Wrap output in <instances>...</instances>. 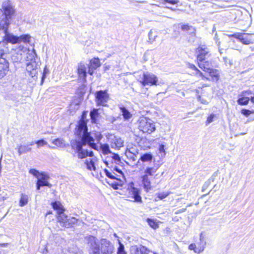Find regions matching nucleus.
<instances>
[{"label":"nucleus","mask_w":254,"mask_h":254,"mask_svg":"<svg viewBox=\"0 0 254 254\" xmlns=\"http://www.w3.org/2000/svg\"><path fill=\"white\" fill-rule=\"evenodd\" d=\"M75 134L80 139H72L70 141V145L72 149L74 150L78 159H82L86 157H93L94 153L92 151H88L84 149L83 147L88 144L91 148L98 150V145L94 143V138L91 136L90 133L88 132L87 127L83 121L79 123L77 129L75 132Z\"/></svg>","instance_id":"f257e3e1"},{"label":"nucleus","mask_w":254,"mask_h":254,"mask_svg":"<svg viewBox=\"0 0 254 254\" xmlns=\"http://www.w3.org/2000/svg\"><path fill=\"white\" fill-rule=\"evenodd\" d=\"M2 12L0 16V30H2L4 34V41L10 42L14 44L23 42L28 43L30 42V36L28 34L16 36L8 32V29L10 25L9 20L12 18L14 13V9L11 4L8 2H3L2 4Z\"/></svg>","instance_id":"f03ea898"},{"label":"nucleus","mask_w":254,"mask_h":254,"mask_svg":"<svg viewBox=\"0 0 254 254\" xmlns=\"http://www.w3.org/2000/svg\"><path fill=\"white\" fill-rule=\"evenodd\" d=\"M89 254H100V242L94 236L89 235L84 238Z\"/></svg>","instance_id":"7ed1b4c3"},{"label":"nucleus","mask_w":254,"mask_h":254,"mask_svg":"<svg viewBox=\"0 0 254 254\" xmlns=\"http://www.w3.org/2000/svg\"><path fill=\"white\" fill-rule=\"evenodd\" d=\"M27 49L23 45H16L12 49L11 60L14 63H22L25 60Z\"/></svg>","instance_id":"20e7f679"},{"label":"nucleus","mask_w":254,"mask_h":254,"mask_svg":"<svg viewBox=\"0 0 254 254\" xmlns=\"http://www.w3.org/2000/svg\"><path fill=\"white\" fill-rule=\"evenodd\" d=\"M138 127L143 132L148 134H150L155 130V126L152 121L145 118L140 119Z\"/></svg>","instance_id":"39448f33"},{"label":"nucleus","mask_w":254,"mask_h":254,"mask_svg":"<svg viewBox=\"0 0 254 254\" xmlns=\"http://www.w3.org/2000/svg\"><path fill=\"white\" fill-rule=\"evenodd\" d=\"M100 249L101 254H112L115 249L110 241L106 239H102L100 240Z\"/></svg>","instance_id":"423d86ee"},{"label":"nucleus","mask_w":254,"mask_h":254,"mask_svg":"<svg viewBox=\"0 0 254 254\" xmlns=\"http://www.w3.org/2000/svg\"><path fill=\"white\" fill-rule=\"evenodd\" d=\"M157 77L155 74L148 72L143 73L142 79L140 81L141 84L144 86L148 84L157 85Z\"/></svg>","instance_id":"0eeeda50"},{"label":"nucleus","mask_w":254,"mask_h":254,"mask_svg":"<svg viewBox=\"0 0 254 254\" xmlns=\"http://www.w3.org/2000/svg\"><path fill=\"white\" fill-rule=\"evenodd\" d=\"M96 104L98 106H106L109 96L107 90H100L95 93Z\"/></svg>","instance_id":"6e6552de"},{"label":"nucleus","mask_w":254,"mask_h":254,"mask_svg":"<svg viewBox=\"0 0 254 254\" xmlns=\"http://www.w3.org/2000/svg\"><path fill=\"white\" fill-rule=\"evenodd\" d=\"M198 55L197 60L198 62H203L210 56L208 48L204 45H200L196 49Z\"/></svg>","instance_id":"1a4fd4ad"},{"label":"nucleus","mask_w":254,"mask_h":254,"mask_svg":"<svg viewBox=\"0 0 254 254\" xmlns=\"http://www.w3.org/2000/svg\"><path fill=\"white\" fill-rule=\"evenodd\" d=\"M238 97V104L240 105H246L248 104L250 100L252 102V98L253 96L250 91H246L242 92L239 95Z\"/></svg>","instance_id":"9d476101"},{"label":"nucleus","mask_w":254,"mask_h":254,"mask_svg":"<svg viewBox=\"0 0 254 254\" xmlns=\"http://www.w3.org/2000/svg\"><path fill=\"white\" fill-rule=\"evenodd\" d=\"M87 68L88 69V64H87L82 62L78 64L77 73L78 77L83 82L86 81L87 73H88V71H87Z\"/></svg>","instance_id":"9b49d317"},{"label":"nucleus","mask_w":254,"mask_h":254,"mask_svg":"<svg viewBox=\"0 0 254 254\" xmlns=\"http://www.w3.org/2000/svg\"><path fill=\"white\" fill-rule=\"evenodd\" d=\"M129 194L131 195V198L133 200H130V201L136 202H141L142 198L140 195L139 190L133 187V184L131 183L129 189Z\"/></svg>","instance_id":"f8f14e48"},{"label":"nucleus","mask_w":254,"mask_h":254,"mask_svg":"<svg viewBox=\"0 0 254 254\" xmlns=\"http://www.w3.org/2000/svg\"><path fill=\"white\" fill-rule=\"evenodd\" d=\"M49 177L48 175L44 173H41L40 174V177L38 178V181L36 184L37 189L39 190L40 188L43 186H47L51 188L52 185L47 181Z\"/></svg>","instance_id":"ddd939ff"},{"label":"nucleus","mask_w":254,"mask_h":254,"mask_svg":"<svg viewBox=\"0 0 254 254\" xmlns=\"http://www.w3.org/2000/svg\"><path fill=\"white\" fill-rule=\"evenodd\" d=\"M8 70V62L4 58H0V79L5 76Z\"/></svg>","instance_id":"4468645a"},{"label":"nucleus","mask_w":254,"mask_h":254,"mask_svg":"<svg viewBox=\"0 0 254 254\" xmlns=\"http://www.w3.org/2000/svg\"><path fill=\"white\" fill-rule=\"evenodd\" d=\"M101 65L100 62L99 58H94L90 61L89 64H88V73L92 75H93L94 70Z\"/></svg>","instance_id":"2eb2a0df"},{"label":"nucleus","mask_w":254,"mask_h":254,"mask_svg":"<svg viewBox=\"0 0 254 254\" xmlns=\"http://www.w3.org/2000/svg\"><path fill=\"white\" fill-rule=\"evenodd\" d=\"M251 35L252 34L239 33V34L235 35V36L236 39H238L243 44L249 45L254 43L250 37Z\"/></svg>","instance_id":"dca6fc26"},{"label":"nucleus","mask_w":254,"mask_h":254,"mask_svg":"<svg viewBox=\"0 0 254 254\" xmlns=\"http://www.w3.org/2000/svg\"><path fill=\"white\" fill-rule=\"evenodd\" d=\"M138 151L135 147H131L127 149L125 154L128 159L135 161L137 159Z\"/></svg>","instance_id":"f3484780"},{"label":"nucleus","mask_w":254,"mask_h":254,"mask_svg":"<svg viewBox=\"0 0 254 254\" xmlns=\"http://www.w3.org/2000/svg\"><path fill=\"white\" fill-rule=\"evenodd\" d=\"M26 70L30 76H35L38 73L37 63L35 61H32L27 63Z\"/></svg>","instance_id":"a211bd4d"},{"label":"nucleus","mask_w":254,"mask_h":254,"mask_svg":"<svg viewBox=\"0 0 254 254\" xmlns=\"http://www.w3.org/2000/svg\"><path fill=\"white\" fill-rule=\"evenodd\" d=\"M153 156L150 152H147L141 155L140 158L136 163L137 165H139L140 162L150 163L152 162Z\"/></svg>","instance_id":"6ab92c4d"},{"label":"nucleus","mask_w":254,"mask_h":254,"mask_svg":"<svg viewBox=\"0 0 254 254\" xmlns=\"http://www.w3.org/2000/svg\"><path fill=\"white\" fill-rule=\"evenodd\" d=\"M124 145V141L121 138H117L115 137L112 139L111 143V147L119 149L121 147Z\"/></svg>","instance_id":"aec40b11"},{"label":"nucleus","mask_w":254,"mask_h":254,"mask_svg":"<svg viewBox=\"0 0 254 254\" xmlns=\"http://www.w3.org/2000/svg\"><path fill=\"white\" fill-rule=\"evenodd\" d=\"M142 182L143 185V188L146 191H148L151 189V182L148 176L144 175L142 176Z\"/></svg>","instance_id":"412c9836"},{"label":"nucleus","mask_w":254,"mask_h":254,"mask_svg":"<svg viewBox=\"0 0 254 254\" xmlns=\"http://www.w3.org/2000/svg\"><path fill=\"white\" fill-rule=\"evenodd\" d=\"M201 246H196V245L194 243L191 244L189 246V249L190 250H193L195 253L199 254L203 251L205 248V243L204 242H202Z\"/></svg>","instance_id":"4be33fe9"},{"label":"nucleus","mask_w":254,"mask_h":254,"mask_svg":"<svg viewBox=\"0 0 254 254\" xmlns=\"http://www.w3.org/2000/svg\"><path fill=\"white\" fill-rule=\"evenodd\" d=\"M199 67L203 71L206 72L211 68V64L208 61H203V62H198Z\"/></svg>","instance_id":"5701e85b"},{"label":"nucleus","mask_w":254,"mask_h":254,"mask_svg":"<svg viewBox=\"0 0 254 254\" xmlns=\"http://www.w3.org/2000/svg\"><path fill=\"white\" fill-rule=\"evenodd\" d=\"M90 116L91 122L93 124H97L98 121V119L99 117L98 110L96 109H93L90 113Z\"/></svg>","instance_id":"b1692460"},{"label":"nucleus","mask_w":254,"mask_h":254,"mask_svg":"<svg viewBox=\"0 0 254 254\" xmlns=\"http://www.w3.org/2000/svg\"><path fill=\"white\" fill-rule=\"evenodd\" d=\"M52 205L54 209L57 211V214L61 212H64L65 210L64 206L59 201L52 202Z\"/></svg>","instance_id":"393cba45"},{"label":"nucleus","mask_w":254,"mask_h":254,"mask_svg":"<svg viewBox=\"0 0 254 254\" xmlns=\"http://www.w3.org/2000/svg\"><path fill=\"white\" fill-rule=\"evenodd\" d=\"M17 149L19 156L31 151V147H28V145H20L18 146Z\"/></svg>","instance_id":"a878e982"},{"label":"nucleus","mask_w":254,"mask_h":254,"mask_svg":"<svg viewBox=\"0 0 254 254\" xmlns=\"http://www.w3.org/2000/svg\"><path fill=\"white\" fill-rule=\"evenodd\" d=\"M36 56L35 50L33 49L32 51H30L27 49V54L25 56V60L28 62L35 61V58Z\"/></svg>","instance_id":"bb28decb"},{"label":"nucleus","mask_w":254,"mask_h":254,"mask_svg":"<svg viewBox=\"0 0 254 254\" xmlns=\"http://www.w3.org/2000/svg\"><path fill=\"white\" fill-rule=\"evenodd\" d=\"M120 109L121 112L122 113V115L123 116L124 119L125 120H128L130 119L132 115L130 113L124 106H120Z\"/></svg>","instance_id":"cd10ccee"},{"label":"nucleus","mask_w":254,"mask_h":254,"mask_svg":"<svg viewBox=\"0 0 254 254\" xmlns=\"http://www.w3.org/2000/svg\"><path fill=\"white\" fill-rule=\"evenodd\" d=\"M57 215V219L58 220V222L61 223L62 226L64 227L68 218L67 215H66L64 212H61Z\"/></svg>","instance_id":"c85d7f7f"},{"label":"nucleus","mask_w":254,"mask_h":254,"mask_svg":"<svg viewBox=\"0 0 254 254\" xmlns=\"http://www.w3.org/2000/svg\"><path fill=\"white\" fill-rule=\"evenodd\" d=\"M52 143L58 146V147L61 148H64L66 147V144L65 141L61 138H57L53 140Z\"/></svg>","instance_id":"c756f323"},{"label":"nucleus","mask_w":254,"mask_h":254,"mask_svg":"<svg viewBox=\"0 0 254 254\" xmlns=\"http://www.w3.org/2000/svg\"><path fill=\"white\" fill-rule=\"evenodd\" d=\"M77 222V219L74 217H71L69 218H67L66 222L65 223L64 227L66 228H69L72 227L73 225L76 223Z\"/></svg>","instance_id":"7c9ffc66"},{"label":"nucleus","mask_w":254,"mask_h":254,"mask_svg":"<svg viewBox=\"0 0 254 254\" xmlns=\"http://www.w3.org/2000/svg\"><path fill=\"white\" fill-rule=\"evenodd\" d=\"M85 164L87 166V168L89 170H94L95 171L96 170V167L95 165V161L94 159H90L89 160H86L85 162Z\"/></svg>","instance_id":"2f4dec72"},{"label":"nucleus","mask_w":254,"mask_h":254,"mask_svg":"<svg viewBox=\"0 0 254 254\" xmlns=\"http://www.w3.org/2000/svg\"><path fill=\"white\" fill-rule=\"evenodd\" d=\"M28 195L24 193H21L20 199L19 200V206L21 207L24 206L28 203Z\"/></svg>","instance_id":"473e14b6"},{"label":"nucleus","mask_w":254,"mask_h":254,"mask_svg":"<svg viewBox=\"0 0 254 254\" xmlns=\"http://www.w3.org/2000/svg\"><path fill=\"white\" fill-rule=\"evenodd\" d=\"M181 29L186 32H188L189 30H191V33L193 35H195V29L192 26L189 25L188 24H183L181 25Z\"/></svg>","instance_id":"72a5a7b5"},{"label":"nucleus","mask_w":254,"mask_h":254,"mask_svg":"<svg viewBox=\"0 0 254 254\" xmlns=\"http://www.w3.org/2000/svg\"><path fill=\"white\" fill-rule=\"evenodd\" d=\"M100 149L102 151V152L104 155H107L109 153H112L110 149L109 145L108 144H101Z\"/></svg>","instance_id":"f704fd0d"},{"label":"nucleus","mask_w":254,"mask_h":254,"mask_svg":"<svg viewBox=\"0 0 254 254\" xmlns=\"http://www.w3.org/2000/svg\"><path fill=\"white\" fill-rule=\"evenodd\" d=\"M8 42L4 41V36H3L2 42H0V58H3L4 55L5 50L6 48L4 46V44H7Z\"/></svg>","instance_id":"c9c22d12"},{"label":"nucleus","mask_w":254,"mask_h":254,"mask_svg":"<svg viewBox=\"0 0 254 254\" xmlns=\"http://www.w3.org/2000/svg\"><path fill=\"white\" fill-rule=\"evenodd\" d=\"M206 72H208L211 77L215 78L216 80L218 79V73L217 70L213 69L211 68L210 70L207 71Z\"/></svg>","instance_id":"e433bc0d"},{"label":"nucleus","mask_w":254,"mask_h":254,"mask_svg":"<svg viewBox=\"0 0 254 254\" xmlns=\"http://www.w3.org/2000/svg\"><path fill=\"white\" fill-rule=\"evenodd\" d=\"M147 222L148 225L150 226V227L153 228L154 229H156L159 227L158 223L154 219L147 218Z\"/></svg>","instance_id":"4c0bfd02"},{"label":"nucleus","mask_w":254,"mask_h":254,"mask_svg":"<svg viewBox=\"0 0 254 254\" xmlns=\"http://www.w3.org/2000/svg\"><path fill=\"white\" fill-rule=\"evenodd\" d=\"M156 170L157 169L154 167H147L144 171V175H147V176H153V174L156 172Z\"/></svg>","instance_id":"58836bf2"},{"label":"nucleus","mask_w":254,"mask_h":254,"mask_svg":"<svg viewBox=\"0 0 254 254\" xmlns=\"http://www.w3.org/2000/svg\"><path fill=\"white\" fill-rule=\"evenodd\" d=\"M214 40L215 42L216 45L217 46V47L218 48L219 53L220 54H222V51L223 50V49L221 48V46H220L221 42L219 40L218 36L217 33H216L214 35Z\"/></svg>","instance_id":"ea45409f"},{"label":"nucleus","mask_w":254,"mask_h":254,"mask_svg":"<svg viewBox=\"0 0 254 254\" xmlns=\"http://www.w3.org/2000/svg\"><path fill=\"white\" fill-rule=\"evenodd\" d=\"M138 247L140 254H148L150 252V250L145 246L139 245Z\"/></svg>","instance_id":"a19ab883"},{"label":"nucleus","mask_w":254,"mask_h":254,"mask_svg":"<svg viewBox=\"0 0 254 254\" xmlns=\"http://www.w3.org/2000/svg\"><path fill=\"white\" fill-rule=\"evenodd\" d=\"M117 254H127V252L125 251L124 245L120 242H119V247L118 248Z\"/></svg>","instance_id":"79ce46f5"},{"label":"nucleus","mask_w":254,"mask_h":254,"mask_svg":"<svg viewBox=\"0 0 254 254\" xmlns=\"http://www.w3.org/2000/svg\"><path fill=\"white\" fill-rule=\"evenodd\" d=\"M104 172L106 175L107 177H108L109 178H110L111 179H116L117 180L121 181V178H118L117 177H114V175L111 174V173L110 172L109 170L107 169L104 170Z\"/></svg>","instance_id":"37998d69"},{"label":"nucleus","mask_w":254,"mask_h":254,"mask_svg":"<svg viewBox=\"0 0 254 254\" xmlns=\"http://www.w3.org/2000/svg\"><path fill=\"white\" fill-rule=\"evenodd\" d=\"M131 254H140L137 246H133L130 249Z\"/></svg>","instance_id":"c03bdc74"},{"label":"nucleus","mask_w":254,"mask_h":254,"mask_svg":"<svg viewBox=\"0 0 254 254\" xmlns=\"http://www.w3.org/2000/svg\"><path fill=\"white\" fill-rule=\"evenodd\" d=\"M170 194V192H160L158 193V197L162 200L164 198H166L167 196H168Z\"/></svg>","instance_id":"a18cd8bd"},{"label":"nucleus","mask_w":254,"mask_h":254,"mask_svg":"<svg viewBox=\"0 0 254 254\" xmlns=\"http://www.w3.org/2000/svg\"><path fill=\"white\" fill-rule=\"evenodd\" d=\"M189 67L191 69H193V70H196L199 73H200V75L202 77V78H206V79L207 80H209V78L208 77H206L205 76H204L203 75V73L202 72H201L193 64H189Z\"/></svg>","instance_id":"49530a36"},{"label":"nucleus","mask_w":254,"mask_h":254,"mask_svg":"<svg viewBox=\"0 0 254 254\" xmlns=\"http://www.w3.org/2000/svg\"><path fill=\"white\" fill-rule=\"evenodd\" d=\"M113 170L120 174V175H117V178L118 177H122L123 179L125 178V177H124V174H123L122 171L120 169H119L118 167H115L113 168Z\"/></svg>","instance_id":"de8ad7c7"},{"label":"nucleus","mask_w":254,"mask_h":254,"mask_svg":"<svg viewBox=\"0 0 254 254\" xmlns=\"http://www.w3.org/2000/svg\"><path fill=\"white\" fill-rule=\"evenodd\" d=\"M153 31L151 30L148 33L149 40L151 43H152L155 40L157 35H153Z\"/></svg>","instance_id":"09e8293b"},{"label":"nucleus","mask_w":254,"mask_h":254,"mask_svg":"<svg viewBox=\"0 0 254 254\" xmlns=\"http://www.w3.org/2000/svg\"><path fill=\"white\" fill-rule=\"evenodd\" d=\"M35 143L37 144L38 147L43 146L47 144V142L43 139L35 141Z\"/></svg>","instance_id":"8fccbe9b"},{"label":"nucleus","mask_w":254,"mask_h":254,"mask_svg":"<svg viewBox=\"0 0 254 254\" xmlns=\"http://www.w3.org/2000/svg\"><path fill=\"white\" fill-rule=\"evenodd\" d=\"M215 115L214 114H211L207 119L206 124V125L209 124L210 123L213 122V119L214 118Z\"/></svg>","instance_id":"3c124183"},{"label":"nucleus","mask_w":254,"mask_h":254,"mask_svg":"<svg viewBox=\"0 0 254 254\" xmlns=\"http://www.w3.org/2000/svg\"><path fill=\"white\" fill-rule=\"evenodd\" d=\"M210 184V180H208L204 183L202 188V191L204 192Z\"/></svg>","instance_id":"603ef678"},{"label":"nucleus","mask_w":254,"mask_h":254,"mask_svg":"<svg viewBox=\"0 0 254 254\" xmlns=\"http://www.w3.org/2000/svg\"><path fill=\"white\" fill-rule=\"evenodd\" d=\"M166 2L172 4H176L179 2L178 0H163L162 3L165 4Z\"/></svg>","instance_id":"864d4df0"},{"label":"nucleus","mask_w":254,"mask_h":254,"mask_svg":"<svg viewBox=\"0 0 254 254\" xmlns=\"http://www.w3.org/2000/svg\"><path fill=\"white\" fill-rule=\"evenodd\" d=\"M241 113L243 115L248 117L252 113V111H251L249 110H247V109H242L241 110Z\"/></svg>","instance_id":"5fc2aeb1"},{"label":"nucleus","mask_w":254,"mask_h":254,"mask_svg":"<svg viewBox=\"0 0 254 254\" xmlns=\"http://www.w3.org/2000/svg\"><path fill=\"white\" fill-rule=\"evenodd\" d=\"M29 173L35 177H38L39 175V172L34 169H30L29 170Z\"/></svg>","instance_id":"6e6d98bb"},{"label":"nucleus","mask_w":254,"mask_h":254,"mask_svg":"<svg viewBox=\"0 0 254 254\" xmlns=\"http://www.w3.org/2000/svg\"><path fill=\"white\" fill-rule=\"evenodd\" d=\"M48 72H49L48 70L47 69V68L45 67L44 72L43 73L42 77L41 84H42L43 83L44 80L45 78H46V74L48 73Z\"/></svg>","instance_id":"4d7b16f0"},{"label":"nucleus","mask_w":254,"mask_h":254,"mask_svg":"<svg viewBox=\"0 0 254 254\" xmlns=\"http://www.w3.org/2000/svg\"><path fill=\"white\" fill-rule=\"evenodd\" d=\"M199 239H200V242L198 244V246H202V242H204L205 243V245H206V242L205 241H204V238L203 236V234L202 233H201L200 234V235H199Z\"/></svg>","instance_id":"13d9d810"},{"label":"nucleus","mask_w":254,"mask_h":254,"mask_svg":"<svg viewBox=\"0 0 254 254\" xmlns=\"http://www.w3.org/2000/svg\"><path fill=\"white\" fill-rule=\"evenodd\" d=\"M159 150L160 153H163L164 156L166 154L164 145H163V144L160 145L159 146Z\"/></svg>","instance_id":"bf43d9fd"},{"label":"nucleus","mask_w":254,"mask_h":254,"mask_svg":"<svg viewBox=\"0 0 254 254\" xmlns=\"http://www.w3.org/2000/svg\"><path fill=\"white\" fill-rule=\"evenodd\" d=\"M113 156L112 158L117 162H120L121 161V158L119 155L118 154L112 153Z\"/></svg>","instance_id":"052dcab7"},{"label":"nucleus","mask_w":254,"mask_h":254,"mask_svg":"<svg viewBox=\"0 0 254 254\" xmlns=\"http://www.w3.org/2000/svg\"><path fill=\"white\" fill-rule=\"evenodd\" d=\"M197 98H198V100L201 103H202L203 104H208V102L206 100H205V99L201 98L200 96H198Z\"/></svg>","instance_id":"680f3d73"},{"label":"nucleus","mask_w":254,"mask_h":254,"mask_svg":"<svg viewBox=\"0 0 254 254\" xmlns=\"http://www.w3.org/2000/svg\"><path fill=\"white\" fill-rule=\"evenodd\" d=\"M186 210H187V209L186 208L179 209V210H177L175 212V214H180V213H181L185 212L186 211Z\"/></svg>","instance_id":"e2e57ef3"},{"label":"nucleus","mask_w":254,"mask_h":254,"mask_svg":"<svg viewBox=\"0 0 254 254\" xmlns=\"http://www.w3.org/2000/svg\"><path fill=\"white\" fill-rule=\"evenodd\" d=\"M84 116H85V115H84V114H82V118H81V119L79 121V122H78V125H77V127L75 128V131H76V130L77 129V128H78V126H79V123L80 122V121H84V122H85V123H86V126H87V123H86V121L84 120V119H83V118H84Z\"/></svg>","instance_id":"0e129e2a"},{"label":"nucleus","mask_w":254,"mask_h":254,"mask_svg":"<svg viewBox=\"0 0 254 254\" xmlns=\"http://www.w3.org/2000/svg\"><path fill=\"white\" fill-rule=\"evenodd\" d=\"M112 187L114 189H118V184L115 183V184H113L112 185Z\"/></svg>","instance_id":"69168bd1"},{"label":"nucleus","mask_w":254,"mask_h":254,"mask_svg":"<svg viewBox=\"0 0 254 254\" xmlns=\"http://www.w3.org/2000/svg\"><path fill=\"white\" fill-rule=\"evenodd\" d=\"M8 245V243H0V246L2 247H7Z\"/></svg>","instance_id":"338daca9"},{"label":"nucleus","mask_w":254,"mask_h":254,"mask_svg":"<svg viewBox=\"0 0 254 254\" xmlns=\"http://www.w3.org/2000/svg\"><path fill=\"white\" fill-rule=\"evenodd\" d=\"M237 34H239V33H234L233 34L228 35V36L229 37H234V38H236V37L234 35H237Z\"/></svg>","instance_id":"774afa93"}]
</instances>
